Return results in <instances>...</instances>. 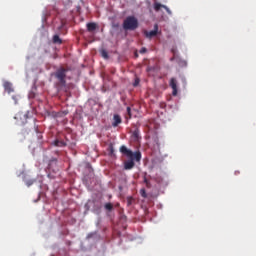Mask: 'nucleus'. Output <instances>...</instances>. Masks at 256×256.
<instances>
[{
  "mask_svg": "<svg viewBox=\"0 0 256 256\" xmlns=\"http://www.w3.org/2000/svg\"><path fill=\"white\" fill-rule=\"evenodd\" d=\"M119 151L124 157H127V159H135L137 163L141 161V152L139 151L133 152V150L127 148L125 145L120 146Z\"/></svg>",
  "mask_w": 256,
  "mask_h": 256,
  "instance_id": "1",
  "label": "nucleus"
},
{
  "mask_svg": "<svg viewBox=\"0 0 256 256\" xmlns=\"http://www.w3.org/2000/svg\"><path fill=\"white\" fill-rule=\"evenodd\" d=\"M54 76L56 79H58L57 87L59 89H63V87H66L67 81L65 80L67 77V69L61 67L54 73Z\"/></svg>",
  "mask_w": 256,
  "mask_h": 256,
  "instance_id": "2",
  "label": "nucleus"
},
{
  "mask_svg": "<svg viewBox=\"0 0 256 256\" xmlns=\"http://www.w3.org/2000/svg\"><path fill=\"white\" fill-rule=\"evenodd\" d=\"M139 28V20L135 16H128L123 22V29L125 31H135Z\"/></svg>",
  "mask_w": 256,
  "mask_h": 256,
  "instance_id": "3",
  "label": "nucleus"
},
{
  "mask_svg": "<svg viewBox=\"0 0 256 256\" xmlns=\"http://www.w3.org/2000/svg\"><path fill=\"white\" fill-rule=\"evenodd\" d=\"M157 33H159V25L157 24L154 25V30H144V35L146 39H153V37H157Z\"/></svg>",
  "mask_w": 256,
  "mask_h": 256,
  "instance_id": "4",
  "label": "nucleus"
},
{
  "mask_svg": "<svg viewBox=\"0 0 256 256\" xmlns=\"http://www.w3.org/2000/svg\"><path fill=\"white\" fill-rule=\"evenodd\" d=\"M135 167V158H130L124 162L125 171H131Z\"/></svg>",
  "mask_w": 256,
  "mask_h": 256,
  "instance_id": "5",
  "label": "nucleus"
},
{
  "mask_svg": "<svg viewBox=\"0 0 256 256\" xmlns=\"http://www.w3.org/2000/svg\"><path fill=\"white\" fill-rule=\"evenodd\" d=\"M170 87L172 89V95L177 97V79L171 78L170 79Z\"/></svg>",
  "mask_w": 256,
  "mask_h": 256,
  "instance_id": "6",
  "label": "nucleus"
},
{
  "mask_svg": "<svg viewBox=\"0 0 256 256\" xmlns=\"http://www.w3.org/2000/svg\"><path fill=\"white\" fill-rule=\"evenodd\" d=\"M86 27H87V31H89V33H93V31H95L97 29V23L90 22L86 25Z\"/></svg>",
  "mask_w": 256,
  "mask_h": 256,
  "instance_id": "7",
  "label": "nucleus"
},
{
  "mask_svg": "<svg viewBox=\"0 0 256 256\" xmlns=\"http://www.w3.org/2000/svg\"><path fill=\"white\" fill-rule=\"evenodd\" d=\"M3 87L7 93H13V84L11 82H4Z\"/></svg>",
  "mask_w": 256,
  "mask_h": 256,
  "instance_id": "8",
  "label": "nucleus"
},
{
  "mask_svg": "<svg viewBox=\"0 0 256 256\" xmlns=\"http://www.w3.org/2000/svg\"><path fill=\"white\" fill-rule=\"evenodd\" d=\"M113 119H114V122L112 123V127H118L121 123V116H119L118 114H115Z\"/></svg>",
  "mask_w": 256,
  "mask_h": 256,
  "instance_id": "9",
  "label": "nucleus"
},
{
  "mask_svg": "<svg viewBox=\"0 0 256 256\" xmlns=\"http://www.w3.org/2000/svg\"><path fill=\"white\" fill-rule=\"evenodd\" d=\"M109 157H115V148L113 146V143H110L107 148Z\"/></svg>",
  "mask_w": 256,
  "mask_h": 256,
  "instance_id": "10",
  "label": "nucleus"
},
{
  "mask_svg": "<svg viewBox=\"0 0 256 256\" xmlns=\"http://www.w3.org/2000/svg\"><path fill=\"white\" fill-rule=\"evenodd\" d=\"M56 166H57V159L53 158L52 160H50L48 168L50 171H55V168L53 167H56Z\"/></svg>",
  "mask_w": 256,
  "mask_h": 256,
  "instance_id": "11",
  "label": "nucleus"
},
{
  "mask_svg": "<svg viewBox=\"0 0 256 256\" xmlns=\"http://www.w3.org/2000/svg\"><path fill=\"white\" fill-rule=\"evenodd\" d=\"M53 145L55 147H67V143H65V141H63V140H55L53 142Z\"/></svg>",
  "mask_w": 256,
  "mask_h": 256,
  "instance_id": "12",
  "label": "nucleus"
},
{
  "mask_svg": "<svg viewBox=\"0 0 256 256\" xmlns=\"http://www.w3.org/2000/svg\"><path fill=\"white\" fill-rule=\"evenodd\" d=\"M163 7H165V5L159 3V2H155L154 3V11L159 12L161 11V9H163Z\"/></svg>",
  "mask_w": 256,
  "mask_h": 256,
  "instance_id": "13",
  "label": "nucleus"
},
{
  "mask_svg": "<svg viewBox=\"0 0 256 256\" xmlns=\"http://www.w3.org/2000/svg\"><path fill=\"white\" fill-rule=\"evenodd\" d=\"M53 43H55L56 45H61V43H63V41L61 40L59 35H54L53 36Z\"/></svg>",
  "mask_w": 256,
  "mask_h": 256,
  "instance_id": "14",
  "label": "nucleus"
},
{
  "mask_svg": "<svg viewBox=\"0 0 256 256\" xmlns=\"http://www.w3.org/2000/svg\"><path fill=\"white\" fill-rule=\"evenodd\" d=\"M104 209H105V211H109L111 213V211H113V203L108 202V203L104 204Z\"/></svg>",
  "mask_w": 256,
  "mask_h": 256,
  "instance_id": "15",
  "label": "nucleus"
},
{
  "mask_svg": "<svg viewBox=\"0 0 256 256\" xmlns=\"http://www.w3.org/2000/svg\"><path fill=\"white\" fill-rule=\"evenodd\" d=\"M132 137L135 141H139V130H135L133 133H132Z\"/></svg>",
  "mask_w": 256,
  "mask_h": 256,
  "instance_id": "16",
  "label": "nucleus"
},
{
  "mask_svg": "<svg viewBox=\"0 0 256 256\" xmlns=\"http://www.w3.org/2000/svg\"><path fill=\"white\" fill-rule=\"evenodd\" d=\"M101 56H102L104 59H109V54H108L107 51H105V50H102V51H101Z\"/></svg>",
  "mask_w": 256,
  "mask_h": 256,
  "instance_id": "17",
  "label": "nucleus"
},
{
  "mask_svg": "<svg viewBox=\"0 0 256 256\" xmlns=\"http://www.w3.org/2000/svg\"><path fill=\"white\" fill-rule=\"evenodd\" d=\"M140 195H141V197H143L144 199H147V192L145 191L144 188L140 190Z\"/></svg>",
  "mask_w": 256,
  "mask_h": 256,
  "instance_id": "18",
  "label": "nucleus"
},
{
  "mask_svg": "<svg viewBox=\"0 0 256 256\" xmlns=\"http://www.w3.org/2000/svg\"><path fill=\"white\" fill-rule=\"evenodd\" d=\"M27 187H31V185H33V183H35V180H26L25 181Z\"/></svg>",
  "mask_w": 256,
  "mask_h": 256,
  "instance_id": "19",
  "label": "nucleus"
},
{
  "mask_svg": "<svg viewBox=\"0 0 256 256\" xmlns=\"http://www.w3.org/2000/svg\"><path fill=\"white\" fill-rule=\"evenodd\" d=\"M163 9H165V11L168 13V15H171V9H169V7L163 6Z\"/></svg>",
  "mask_w": 256,
  "mask_h": 256,
  "instance_id": "20",
  "label": "nucleus"
},
{
  "mask_svg": "<svg viewBox=\"0 0 256 256\" xmlns=\"http://www.w3.org/2000/svg\"><path fill=\"white\" fill-rule=\"evenodd\" d=\"M126 111L127 115L129 116V119H131V107H127Z\"/></svg>",
  "mask_w": 256,
  "mask_h": 256,
  "instance_id": "21",
  "label": "nucleus"
},
{
  "mask_svg": "<svg viewBox=\"0 0 256 256\" xmlns=\"http://www.w3.org/2000/svg\"><path fill=\"white\" fill-rule=\"evenodd\" d=\"M133 85H134V87H137V85H139V78H136V79H135V82H134Z\"/></svg>",
  "mask_w": 256,
  "mask_h": 256,
  "instance_id": "22",
  "label": "nucleus"
},
{
  "mask_svg": "<svg viewBox=\"0 0 256 256\" xmlns=\"http://www.w3.org/2000/svg\"><path fill=\"white\" fill-rule=\"evenodd\" d=\"M140 53H141V54L147 53V48H141V49H140Z\"/></svg>",
  "mask_w": 256,
  "mask_h": 256,
  "instance_id": "23",
  "label": "nucleus"
},
{
  "mask_svg": "<svg viewBox=\"0 0 256 256\" xmlns=\"http://www.w3.org/2000/svg\"><path fill=\"white\" fill-rule=\"evenodd\" d=\"M114 29H119V24H113Z\"/></svg>",
  "mask_w": 256,
  "mask_h": 256,
  "instance_id": "24",
  "label": "nucleus"
},
{
  "mask_svg": "<svg viewBox=\"0 0 256 256\" xmlns=\"http://www.w3.org/2000/svg\"><path fill=\"white\" fill-rule=\"evenodd\" d=\"M93 237V234H88L87 239H91Z\"/></svg>",
  "mask_w": 256,
  "mask_h": 256,
  "instance_id": "25",
  "label": "nucleus"
}]
</instances>
